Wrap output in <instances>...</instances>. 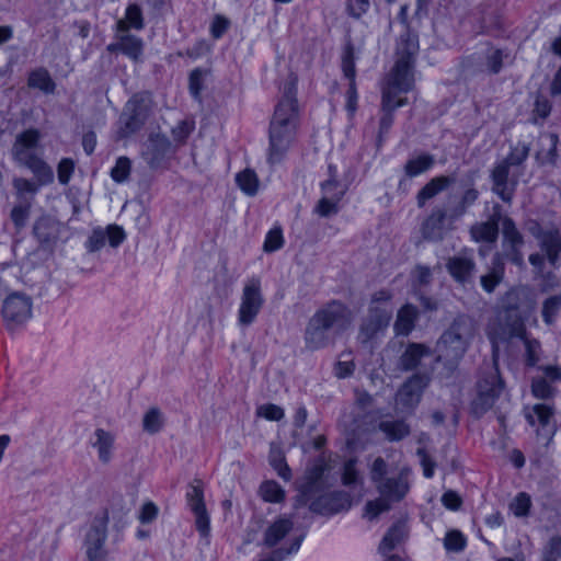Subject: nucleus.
I'll return each instance as SVG.
<instances>
[{"instance_id": "obj_55", "label": "nucleus", "mask_w": 561, "mask_h": 561, "mask_svg": "<svg viewBox=\"0 0 561 561\" xmlns=\"http://www.w3.org/2000/svg\"><path fill=\"white\" fill-rule=\"evenodd\" d=\"M466 546V538L459 530H450L444 539V547L448 551L459 552Z\"/></svg>"}, {"instance_id": "obj_42", "label": "nucleus", "mask_w": 561, "mask_h": 561, "mask_svg": "<svg viewBox=\"0 0 561 561\" xmlns=\"http://www.w3.org/2000/svg\"><path fill=\"white\" fill-rule=\"evenodd\" d=\"M236 182L244 194L253 196L257 193L259 179L253 170L245 169L239 172L236 176Z\"/></svg>"}, {"instance_id": "obj_35", "label": "nucleus", "mask_w": 561, "mask_h": 561, "mask_svg": "<svg viewBox=\"0 0 561 561\" xmlns=\"http://www.w3.org/2000/svg\"><path fill=\"white\" fill-rule=\"evenodd\" d=\"M347 187H341L336 191V196L321 197L314 207V213L320 217H331L340 210L339 204L345 195Z\"/></svg>"}, {"instance_id": "obj_27", "label": "nucleus", "mask_w": 561, "mask_h": 561, "mask_svg": "<svg viewBox=\"0 0 561 561\" xmlns=\"http://www.w3.org/2000/svg\"><path fill=\"white\" fill-rule=\"evenodd\" d=\"M456 175H440L432 179L430 182H427L417 193L416 195V202L419 207H423L425 203L432 198H434L436 195H438L440 192H443L445 188H447L449 185L454 184L456 182Z\"/></svg>"}, {"instance_id": "obj_30", "label": "nucleus", "mask_w": 561, "mask_h": 561, "mask_svg": "<svg viewBox=\"0 0 561 561\" xmlns=\"http://www.w3.org/2000/svg\"><path fill=\"white\" fill-rule=\"evenodd\" d=\"M41 138V134L35 128H30L21 134H19L15 138V141L12 146V157L15 161H22L27 157V149H33L38 145Z\"/></svg>"}, {"instance_id": "obj_33", "label": "nucleus", "mask_w": 561, "mask_h": 561, "mask_svg": "<svg viewBox=\"0 0 561 561\" xmlns=\"http://www.w3.org/2000/svg\"><path fill=\"white\" fill-rule=\"evenodd\" d=\"M500 215H493L485 222L476 224L470 229L471 238L477 242H495L499 236Z\"/></svg>"}, {"instance_id": "obj_45", "label": "nucleus", "mask_w": 561, "mask_h": 561, "mask_svg": "<svg viewBox=\"0 0 561 561\" xmlns=\"http://www.w3.org/2000/svg\"><path fill=\"white\" fill-rule=\"evenodd\" d=\"M260 493L264 501L280 503L285 500V491L276 481H265L260 486Z\"/></svg>"}, {"instance_id": "obj_54", "label": "nucleus", "mask_w": 561, "mask_h": 561, "mask_svg": "<svg viewBox=\"0 0 561 561\" xmlns=\"http://www.w3.org/2000/svg\"><path fill=\"white\" fill-rule=\"evenodd\" d=\"M355 53L354 46L348 41L345 45L344 53L342 56V68L346 78L354 79L355 78Z\"/></svg>"}, {"instance_id": "obj_15", "label": "nucleus", "mask_w": 561, "mask_h": 561, "mask_svg": "<svg viewBox=\"0 0 561 561\" xmlns=\"http://www.w3.org/2000/svg\"><path fill=\"white\" fill-rule=\"evenodd\" d=\"M171 142L165 135L152 133L144 144L142 158L151 169L160 167L171 152Z\"/></svg>"}, {"instance_id": "obj_40", "label": "nucleus", "mask_w": 561, "mask_h": 561, "mask_svg": "<svg viewBox=\"0 0 561 561\" xmlns=\"http://www.w3.org/2000/svg\"><path fill=\"white\" fill-rule=\"evenodd\" d=\"M379 430L389 440H401L410 434V426L404 421H382Z\"/></svg>"}, {"instance_id": "obj_57", "label": "nucleus", "mask_w": 561, "mask_h": 561, "mask_svg": "<svg viewBox=\"0 0 561 561\" xmlns=\"http://www.w3.org/2000/svg\"><path fill=\"white\" fill-rule=\"evenodd\" d=\"M284 239L280 228H274L266 234L263 250L265 252H274L283 247Z\"/></svg>"}, {"instance_id": "obj_4", "label": "nucleus", "mask_w": 561, "mask_h": 561, "mask_svg": "<svg viewBox=\"0 0 561 561\" xmlns=\"http://www.w3.org/2000/svg\"><path fill=\"white\" fill-rule=\"evenodd\" d=\"M417 51V36L410 32L401 35L397 48L398 59L382 88V96H385L386 105L390 99L398 100L401 93H407L413 89L414 77L412 70Z\"/></svg>"}, {"instance_id": "obj_43", "label": "nucleus", "mask_w": 561, "mask_h": 561, "mask_svg": "<svg viewBox=\"0 0 561 561\" xmlns=\"http://www.w3.org/2000/svg\"><path fill=\"white\" fill-rule=\"evenodd\" d=\"M435 159L431 154H422L414 159H410L405 167V174L410 178L416 176L433 167Z\"/></svg>"}, {"instance_id": "obj_3", "label": "nucleus", "mask_w": 561, "mask_h": 561, "mask_svg": "<svg viewBox=\"0 0 561 561\" xmlns=\"http://www.w3.org/2000/svg\"><path fill=\"white\" fill-rule=\"evenodd\" d=\"M352 323V312L343 304L332 301L318 310L309 320L305 332V344L309 351L328 346L331 342L330 330L342 332Z\"/></svg>"}, {"instance_id": "obj_56", "label": "nucleus", "mask_w": 561, "mask_h": 561, "mask_svg": "<svg viewBox=\"0 0 561 561\" xmlns=\"http://www.w3.org/2000/svg\"><path fill=\"white\" fill-rule=\"evenodd\" d=\"M529 151L528 145L518 144L502 162H506L510 167L519 165L527 159Z\"/></svg>"}, {"instance_id": "obj_44", "label": "nucleus", "mask_w": 561, "mask_h": 561, "mask_svg": "<svg viewBox=\"0 0 561 561\" xmlns=\"http://www.w3.org/2000/svg\"><path fill=\"white\" fill-rule=\"evenodd\" d=\"M163 416L160 409L150 408L142 417V430L148 434H157L163 427Z\"/></svg>"}, {"instance_id": "obj_1", "label": "nucleus", "mask_w": 561, "mask_h": 561, "mask_svg": "<svg viewBox=\"0 0 561 561\" xmlns=\"http://www.w3.org/2000/svg\"><path fill=\"white\" fill-rule=\"evenodd\" d=\"M297 82V76L289 73L270 124V161L273 163L280 160L295 138L299 121Z\"/></svg>"}, {"instance_id": "obj_51", "label": "nucleus", "mask_w": 561, "mask_h": 561, "mask_svg": "<svg viewBox=\"0 0 561 561\" xmlns=\"http://www.w3.org/2000/svg\"><path fill=\"white\" fill-rule=\"evenodd\" d=\"M209 69L196 68L190 73L188 87L192 95L196 100H201L204 78L209 75Z\"/></svg>"}, {"instance_id": "obj_62", "label": "nucleus", "mask_w": 561, "mask_h": 561, "mask_svg": "<svg viewBox=\"0 0 561 561\" xmlns=\"http://www.w3.org/2000/svg\"><path fill=\"white\" fill-rule=\"evenodd\" d=\"M530 507V497L526 493H519L515 501L511 504L516 516H525L528 514Z\"/></svg>"}, {"instance_id": "obj_20", "label": "nucleus", "mask_w": 561, "mask_h": 561, "mask_svg": "<svg viewBox=\"0 0 561 561\" xmlns=\"http://www.w3.org/2000/svg\"><path fill=\"white\" fill-rule=\"evenodd\" d=\"M446 219H448V211L442 207H435L422 222L421 233L423 239L433 242L442 241L446 233Z\"/></svg>"}, {"instance_id": "obj_7", "label": "nucleus", "mask_w": 561, "mask_h": 561, "mask_svg": "<svg viewBox=\"0 0 561 561\" xmlns=\"http://www.w3.org/2000/svg\"><path fill=\"white\" fill-rule=\"evenodd\" d=\"M264 305L262 286L259 278H250L242 288L238 309V325L248 328L253 324Z\"/></svg>"}, {"instance_id": "obj_2", "label": "nucleus", "mask_w": 561, "mask_h": 561, "mask_svg": "<svg viewBox=\"0 0 561 561\" xmlns=\"http://www.w3.org/2000/svg\"><path fill=\"white\" fill-rule=\"evenodd\" d=\"M478 332L477 322L467 314L457 316L436 342V363H442L449 377L457 369Z\"/></svg>"}, {"instance_id": "obj_6", "label": "nucleus", "mask_w": 561, "mask_h": 561, "mask_svg": "<svg viewBox=\"0 0 561 561\" xmlns=\"http://www.w3.org/2000/svg\"><path fill=\"white\" fill-rule=\"evenodd\" d=\"M381 497L369 501L366 504V513L370 518L377 517L380 513L390 510L389 501H401L409 491L407 474L402 471L397 478H387L377 484Z\"/></svg>"}, {"instance_id": "obj_5", "label": "nucleus", "mask_w": 561, "mask_h": 561, "mask_svg": "<svg viewBox=\"0 0 561 561\" xmlns=\"http://www.w3.org/2000/svg\"><path fill=\"white\" fill-rule=\"evenodd\" d=\"M493 368L478 381V394L472 401V412L477 416H481L491 409L503 390V380L497 370L499 347L493 340Z\"/></svg>"}, {"instance_id": "obj_46", "label": "nucleus", "mask_w": 561, "mask_h": 561, "mask_svg": "<svg viewBox=\"0 0 561 561\" xmlns=\"http://www.w3.org/2000/svg\"><path fill=\"white\" fill-rule=\"evenodd\" d=\"M502 233L505 245H523L524 238L517 230L515 222L510 217H504L502 219Z\"/></svg>"}, {"instance_id": "obj_28", "label": "nucleus", "mask_w": 561, "mask_h": 561, "mask_svg": "<svg viewBox=\"0 0 561 561\" xmlns=\"http://www.w3.org/2000/svg\"><path fill=\"white\" fill-rule=\"evenodd\" d=\"M16 162L20 165L30 169L33 172L36 182H38L39 185H46L54 181L53 169L38 156L34 153H28L25 159H22V161Z\"/></svg>"}, {"instance_id": "obj_53", "label": "nucleus", "mask_w": 561, "mask_h": 561, "mask_svg": "<svg viewBox=\"0 0 561 561\" xmlns=\"http://www.w3.org/2000/svg\"><path fill=\"white\" fill-rule=\"evenodd\" d=\"M131 169V161L127 157H119L116 161L115 167L111 171L112 179L117 183L125 182Z\"/></svg>"}, {"instance_id": "obj_14", "label": "nucleus", "mask_w": 561, "mask_h": 561, "mask_svg": "<svg viewBox=\"0 0 561 561\" xmlns=\"http://www.w3.org/2000/svg\"><path fill=\"white\" fill-rule=\"evenodd\" d=\"M308 503L312 513L323 516H330L347 511L352 505L350 495L342 491H334L324 494H321L320 492Z\"/></svg>"}, {"instance_id": "obj_50", "label": "nucleus", "mask_w": 561, "mask_h": 561, "mask_svg": "<svg viewBox=\"0 0 561 561\" xmlns=\"http://www.w3.org/2000/svg\"><path fill=\"white\" fill-rule=\"evenodd\" d=\"M270 461L280 478H283L286 481H289L291 479V470L288 467L285 457L279 449L271 450Z\"/></svg>"}, {"instance_id": "obj_25", "label": "nucleus", "mask_w": 561, "mask_h": 561, "mask_svg": "<svg viewBox=\"0 0 561 561\" xmlns=\"http://www.w3.org/2000/svg\"><path fill=\"white\" fill-rule=\"evenodd\" d=\"M60 222L50 216L39 217L33 227V233L43 245H51L60 233Z\"/></svg>"}, {"instance_id": "obj_16", "label": "nucleus", "mask_w": 561, "mask_h": 561, "mask_svg": "<svg viewBox=\"0 0 561 561\" xmlns=\"http://www.w3.org/2000/svg\"><path fill=\"white\" fill-rule=\"evenodd\" d=\"M510 168L501 161L491 172L492 192L505 203L512 202L517 185V180L510 178Z\"/></svg>"}, {"instance_id": "obj_39", "label": "nucleus", "mask_w": 561, "mask_h": 561, "mask_svg": "<svg viewBox=\"0 0 561 561\" xmlns=\"http://www.w3.org/2000/svg\"><path fill=\"white\" fill-rule=\"evenodd\" d=\"M144 27V19L141 9L137 4L128 5L124 19L117 22V32L126 33L129 28L141 30Z\"/></svg>"}, {"instance_id": "obj_18", "label": "nucleus", "mask_w": 561, "mask_h": 561, "mask_svg": "<svg viewBox=\"0 0 561 561\" xmlns=\"http://www.w3.org/2000/svg\"><path fill=\"white\" fill-rule=\"evenodd\" d=\"M126 238L125 231L122 227L110 225L105 229L96 228L89 237L85 247L89 252H96L101 250L106 240L112 248L118 247Z\"/></svg>"}, {"instance_id": "obj_29", "label": "nucleus", "mask_w": 561, "mask_h": 561, "mask_svg": "<svg viewBox=\"0 0 561 561\" xmlns=\"http://www.w3.org/2000/svg\"><path fill=\"white\" fill-rule=\"evenodd\" d=\"M505 264L502 255L496 253L492 259V264L488 273L480 277V284L484 291L491 294L502 283L504 278Z\"/></svg>"}, {"instance_id": "obj_8", "label": "nucleus", "mask_w": 561, "mask_h": 561, "mask_svg": "<svg viewBox=\"0 0 561 561\" xmlns=\"http://www.w3.org/2000/svg\"><path fill=\"white\" fill-rule=\"evenodd\" d=\"M330 465L323 457L318 458L305 472L304 482L298 488V495L295 499V508L305 506L308 502L322 491L323 473L330 470Z\"/></svg>"}, {"instance_id": "obj_10", "label": "nucleus", "mask_w": 561, "mask_h": 561, "mask_svg": "<svg viewBox=\"0 0 561 561\" xmlns=\"http://www.w3.org/2000/svg\"><path fill=\"white\" fill-rule=\"evenodd\" d=\"M430 381L431 377L427 374L412 375L397 392L396 410L402 413L413 411L420 403L422 393Z\"/></svg>"}, {"instance_id": "obj_61", "label": "nucleus", "mask_w": 561, "mask_h": 561, "mask_svg": "<svg viewBox=\"0 0 561 561\" xmlns=\"http://www.w3.org/2000/svg\"><path fill=\"white\" fill-rule=\"evenodd\" d=\"M75 162L69 158H64L58 164L57 174L61 184H67L73 173Z\"/></svg>"}, {"instance_id": "obj_24", "label": "nucleus", "mask_w": 561, "mask_h": 561, "mask_svg": "<svg viewBox=\"0 0 561 561\" xmlns=\"http://www.w3.org/2000/svg\"><path fill=\"white\" fill-rule=\"evenodd\" d=\"M190 506L195 514L196 527L203 536L209 533V517L204 503V494L201 485H193L192 492L187 494Z\"/></svg>"}, {"instance_id": "obj_59", "label": "nucleus", "mask_w": 561, "mask_h": 561, "mask_svg": "<svg viewBox=\"0 0 561 561\" xmlns=\"http://www.w3.org/2000/svg\"><path fill=\"white\" fill-rule=\"evenodd\" d=\"M531 391L536 398L548 399L553 396V388L546 378H538L533 381Z\"/></svg>"}, {"instance_id": "obj_22", "label": "nucleus", "mask_w": 561, "mask_h": 561, "mask_svg": "<svg viewBox=\"0 0 561 561\" xmlns=\"http://www.w3.org/2000/svg\"><path fill=\"white\" fill-rule=\"evenodd\" d=\"M431 354V348L425 344L410 342L404 346V350L399 356L397 366L403 371L414 370L419 367L422 358Z\"/></svg>"}, {"instance_id": "obj_38", "label": "nucleus", "mask_w": 561, "mask_h": 561, "mask_svg": "<svg viewBox=\"0 0 561 561\" xmlns=\"http://www.w3.org/2000/svg\"><path fill=\"white\" fill-rule=\"evenodd\" d=\"M27 85L38 89L46 94H53L56 89L54 80L45 68H38L32 71L27 79Z\"/></svg>"}, {"instance_id": "obj_9", "label": "nucleus", "mask_w": 561, "mask_h": 561, "mask_svg": "<svg viewBox=\"0 0 561 561\" xmlns=\"http://www.w3.org/2000/svg\"><path fill=\"white\" fill-rule=\"evenodd\" d=\"M408 537L409 529L407 520L400 518L388 528L378 546V552L382 557V561H408V557L404 552L400 553L397 551L404 545Z\"/></svg>"}, {"instance_id": "obj_23", "label": "nucleus", "mask_w": 561, "mask_h": 561, "mask_svg": "<svg viewBox=\"0 0 561 561\" xmlns=\"http://www.w3.org/2000/svg\"><path fill=\"white\" fill-rule=\"evenodd\" d=\"M342 425L353 438L359 437L369 431L371 425V413L369 411L352 409L350 413L342 416Z\"/></svg>"}, {"instance_id": "obj_64", "label": "nucleus", "mask_w": 561, "mask_h": 561, "mask_svg": "<svg viewBox=\"0 0 561 561\" xmlns=\"http://www.w3.org/2000/svg\"><path fill=\"white\" fill-rule=\"evenodd\" d=\"M561 559V537L550 540V549L545 553L542 561H559Z\"/></svg>"}, {"instance_id": "obj_52", "label": "nucleus", "mask_w": 561, "mask_h": 561, "mask_svg": "<svg viewBox=\"0 0 561 561\" xmlns=\"http://www.w3.org/2000/svg\"><path fill=\"white\" fill-rule=\"evenodd\" d=\"M561 310V295L549 297L542 306V318L547 324H552L556 314Z\"/></svg>"}, {"instance_id": "obj_11", "label": "nucleus", "mask_w": 561, "mask_h": 561, "mask_svg": "<svg viewBox=\"0 0 561 561\" xmlns=\"http://www.w3.org/2000/svg\"><path fill=\"white\" fill-rule=\"evenodd\" d=\"M107 513L96 516L85 536L87 557L89 561H106L107 550L105 548Z\"/></svg>"}, {"instance_id": "obj_13", "label": "nucleus", "mask_w": 561, "mask_h": 561, "mask_svg": "<svg viewBox=\"0 0 561 561\" xmlns=\"http://www.w3.org/2000/svg\"><path fill=\"white\" fill-rule=\"evenodd\" d=\"M2 314L7 327L13 330L32 316V300L30 297L13 293L3 301Z\"/></svg>"}, {"instance_id": "obj_36", "label": "nucleus", "mask_w": 561, "mask_h": 561, "mask_svg": "<svg viewBox=\"0 0 561 561\" xmlns=\"http://www.w3.org/2000/svg\"><path fill=\"white\" fill-rule=\"evenodd\" d=\"M478 197V190L472 186L468 187L463 192L460 201L449 208L448 220L454 221L462 217L467 213V209L476 203Z\"/></svg>"}, {"instance_id": "obj_17", "label": "nucleus", "mask_w": 561, "mask_h": 561, "mask_svg": "<svg viewBox=\"0 0 561 561\" xmlns=\"http://www.w3.org/2000/svg\"><path fill=\"white\" fill-rule=\"evenodd\" d=\"M391 317V311L378 307L369 308L368 314L359 330V339L362 342L367 343L379 332L383 331L388 327Z\"/></svg>"}, {"instance_id": "obj_26", "label": "nucleus", "mask_w": 561, "mask_h": 561, "mask_svg": "<svg viewBox=\"0 0 561 561\" xmlns=\"http://www.w3.org/2000/svg\"><path fill=\"white\" fill-rule=\"evenodd\" d=\"M95 439L91 443L96 450L98 458L101 463L108 465L114 456L115 435L104 428H96L94 432Z\"/></svg>"}, {"instance_id": "obj_47", "label": "nucleus", "mask_w": 561, "mask_h": 561, "mask_svg": "<svg viewBox=\"0 0 561 561\" xmlns=\"http://www.w3.org/2000/svg\"><path fill=\"white\" fill-rule=\"evenodd\" d=\"M12 185L15 190V194L18 198L25 201V195H31V199H33L34 195L38 192V188L42 186L36 181H31L24 178H14L12 181Z\"/></svg>"}, {"instance_id": "obj_31", "label": "nucleus", "mask_w": 561, "mask_h": 561, "mask_svg": "<svg viewBox=\"0 0 561 561\" xmlns=\"http://www.w3.org/2000/svg\"><path fill=\"white\" fill-rule=\"evenodd\" d=\"M294 528V523L290 518L280 517L271 524L263 538V543L267 548H273L278 545Z\"/></svg>"}, {"instance_id": "obj_63", "label": "nucleus", "mask_w": 561, "mask_h": 561, "mask_svg": "<svg viewBox=\"0 0 561 561\" xmlns=\"http://www.w3.org/2000/svg\"><path fill=\"white\" fill-rule=\"evenodd\" d=\"M387 473V462L383 458L377 457L370 469V478L376 483V485L380 481H385V476Z\"/></svg>"}, {"instance_id": "obj_32", "label": "nucleus", "mask_w": 561, "mask_h": 561, "mask_svg": "<svg viewBox=\"0 0 561 561\" xmlns=\"http://www.w3.org/2000/svg\"><path fill=\"white\" fill-rule=\"evenodd\" d=\"M446 267L457 282L466 283L471 278L476 264L472 259L459 255L449 257Z\"/></svg>"}, {"instance_id": "obj_19", "label": "nucleus", "mask_w": 561, "mask_h": 561, "mask_svg": "<svg viewBox=\"0 0 561 561\" xmlns=\"http://www.w3.org/2000/svg\"><path fill=\"white\" fill-rule=\"evenodd\" d=\"M507 324V336L508 337H520L524 340L526 347V362L529 366L536 365L538 362V351L540 348V343L537 340H531L526 337L525 335V325L522 319L517 316H508L506 318Z\"/></svg>"}, {"instance_id": "obj_49", "label": "nucleus", "mask_w": 561, "mask_h": 561, "mask_svg": "<svg viewBox=\"0 0 561 561\" xmlns=\"http://www.w3.org/2000/svg\"><path fill=\"white\" fill-rule=\"evenodd\" d=\"M31 207L32 201L25 199L12 208L10 217L18 230L22 229L26 225L31 214Z\"/></svg>"}, {"instance_id": "obj_41", "label": "nucleus", "mask_w": 561, "mask_h": 561, "mask_svg": "<svg viewBox=\"0 0 561 561\" xmlns=\"http://www.w3.org/2000/svg\"><path fill=\"white\" fill-rule=\"evenodd\" d=\"M553 408L546 403H538L531 408V411L526 412V419L531 424L535 425L536 422L539 423L542 427H546L550 424L553 419Z\"/></svg>"}, {"instance_id": "obj_12", "label": "nucleus", "mask_w": 561, "mask_h": 561, "mask_svg": "<svg viewBox=\"0 0 561 561\" xmlns=\"http://www.w3.org/2000/svg\"><path fill=\"white\" fill-rule=\"evenodd\" d=\"M149 115V101L142 96L135 95L128 101L121 119L123 127L119 129L122 138L128 137L140 129Z\"/></svg>"}, {"instance_id": "obj_58", "label": "nucleus", "mask_w": 561, "mask_h": 561, "mask_svg": "<svg viewBox=\"0 0 561 561\" xmlns=\"http://www.w3.org/2000/svg\"><path fill=\"white\" fill-rule=\"evenodd\" d=\"M256 415L268 421H279L284 417V410L276 404L267 403L256 409Z\"/></svg>"}, {"instance_id": "obj_34", "label": "nucleus", "mask_w": 561, "mask_h": 561, "mask_svg": "<svg viewBox=\"0 0 561 561\" xmlns=\"http://www.w3.org/2000/svg\"><path fill=\"white\" fill-rule=\"evenodd\" d=\"M419 318V310L416 307L408 304L404 305L397 314L394 322V331L397 334L408 335L415 325V321Z\"/></svg>"}, {"instance_id": "obj_21", "label": "nucleus", "mask_w": 561, "mask_h": 561, "mask_svg": "<svg viewBox=\"0 0 561 561\" xmlns=\"http://www.w3.org/2000/svg\"><path fill=\"white\" fill-rule=\"evenodd\" d=\"M533 234L539 240L540 249L552 267L558 266L561 253V233L558 229L533 230Z\"/></svg>"}, {"instance_id": "obj_37", "label": "nucleus", "mask_w": 561, "mask_h": 561, "mask_svg": "<svg viewBox=\"0 0 561 561\" xmlns=\"http://www.w3.org/2000/svg\"><path fill=\"white\" fill-rule=\"evenodd\" d=\"M407 104V98H399L398 100L390 99L388 104L385 103V96H382V112L383 115L380 119L379 125V135H378V144L381 142V137L383 134H387L390 129L393 122V111L397 107L403 106Z\"/></svg>"}, {"instance_id": "obj_60", "label": "nucleus", "mask_w": 561, "mask_h": 561, "mask_svg": "<svg viewBox=\"0 0 561 561\" xmlns=\"http://www.w3.org/2000/svg\"><path fill=\"white\" fill-rule=\"evenodd\" d=\"M504 245V252L500 253L502 255V260L504 261V257L510 260L513 264H515L518 267H524V257L523 253L520 251L522 245Z\"/></svg>"}, {"instance_id": "obj_48", "label": "nucleus", "mask_w": 561, "mask_h": 561, "mask_svg": "<svg viewBox=\"0 0 561 561\" xmlns=\"http://www.w3.org/2000/svg\"><path fill=\"white\" fill-rule=\"evenodd\" d=\"M122 53L127 55L134 60H138L142 51V42L129 34L121 35Z\"/></svg>"}]
</instances>
